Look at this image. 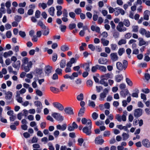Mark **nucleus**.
<instances>
[{
    "label": "nucleus",
    "instance_id": "53",
    "mask_svg": "<svg viewBox=\"0 0 150 150\" xmlns=\"http://www.w3.org/2000/svg\"><path fill=\"white\" fill-rule=\"evenodd\" d=\"M132 35V33H127L125 35V38L127 39H129L131 37Z\"/></svg>",
    "mask_w": 150,
    "mask_h": 150
},
{
    "label": "nucleus",
    "instance_id": "21",
    "mask_svg": "<svg viewBox=\"0 0 150 150\" xmlns=\"http://www.w3.org/2000/svg\"><path fill=\"white\" fill-rule=\"evenodd\" d=\"M55 8L53 7H50L48 10V11L50 15L54 16V15Z\"/></svg>",
    "mask_w": 150,
    "mask_h": 150
},
{
    "label": "nucleus",
    "instance_id": "45",
    "mask_svg": "<svg viewBox=\"0 0 150 150\" xmlns=\"http://www.w3.org/2000/svg\"><path fill=\"white\" fill-rule=\"evenodd\" d=\"M39 6H40L43 9H45L47 7V4L44 3H40L39 4Z\"/></svg>",
    "mask_w": 150,
    "mask_h": 150
},
{
    "label": "nucleus",
    "instance_id": "37",
    "mask_svg": "<svg viewBox=\"0 0 150 150\" xmlns=\"http://www.w3.org/2000/svg\"><path fill=\"white\" fill-rule=\"evenodd\" d=\"M122 136L123 140H126L129 137V134L125 133H123L122 135Z\"/></svg>",
    "mask_w": 150,
    "mask_h": 150
},
{
    "label": "nucleus",
    "instance_id": "50",
    "mask_svg": "<svg viewBox=\"0 0 150 150\" xmlns=\"http://www.w3.org/2000/svg\"><path fill=\"white\" fill-rule=\"evenodd\" d=\"M19 35L23 38H25L26 36L25 33L24 31H20L19 32Z\"/></svg>",
    "mask_w": 150,
    "mask_h": 150
},
{
    "label": "nucleus",
    "instance_id": "38",
    "mask_svg": "<svg viewBox=\"0 0 150 150\" xmlns=\"http://www.w3.org/2000/svg\"><path fill=\"white\" fill-rule=\"evenodd\" d=\"M50 90L52 92L57 93L59 92V89L53 87H51L50 88Z\"/></svg>",
    "mask_w": 150,
    "mask_h": 150
},
{
    "label": "nucleus",
    "instance_id": "33",
    "mask_svg": "<svg viewBox=\"0 0 150 150\" xmlns=\"http://www.w3.org/2000/svg\"><path fill=\"white\" fill-rule=\"evenodd\" d=\"M38 25L40 26L42 28L46 29V27L41 21H39L38 22Z\"/></svg>",
    "mask_w": 150,
    "mask_h": 150
},
{
    "label": "nucleus",
    "instance_id": "62",
    "mask_svg": "<svg viewBox=\"0 0 150 150\" xmlns=\"http://www.w3.org/2000/svg\"><path fill=\"white\" fill-rule=\"evenodd\" d=\"M88 102L89 105V106H91L93 108H94L95 107L96 105L94 101L89 100Z\"/></svg>",
    "mask_w": 150,
    "mask_h": 150
},
{
    "label": "nucleus",
    "instance_id": "2",
    "mask_svg": "<svg viewBox=\"0 0 150 150\" xmlns=\"http://www.w3.org/2000/svg\"><path fill=\"white\" fill-rule=\"evenodd\" d=\"M124 25L122 22H119L118 25L116 27L117 30L120 32H124L126 31L127 28L124 26Z\"/></svg>",
    "mask_w": 150,
    "mask_h": 150
},
{
    "label": "nucleus",
    "instance_id": "10",
    "mask_svg": "<svg viewBox=\"0 0 150 150\" xmlns=\"http://www.w3.org/2000/svg\"><path fill=\"white\" fill-rule=\"evenodd\" d=\"M95 142L96 144L102 145L104 142V140L100 137H98L96 138Z\"/></svg>",
    "mask_w": 150,
    "mask_h": 150
},
{
    "label": "nucleus",
    "instance_id": "13",
    "mask_svg": "<svg viewBox=\"0 0 150 150\" xmlns=\"http://www.w3.org/2000/svg\"><path fill=\"white\" fill-rule=\"evenodd\" d=\"M67 128V125L66 124H64L62 125H57L56 128L57 129L62 130L64 131Z\"/></svg>",
    "mask_w": 150,
    "mask_h": 150
},
{
    "label": "nucleus",
    "instance_id": "1",
    "mask_svg": "<svg viewBox=\"0 0 150 150\" xmlns=\"http://www.w3.org/2000/svg\"><path fill=\"white\" fill-rule=\"evenodd\" d=\"M52 116L57 120L61 122L64 120V117L60 113L54 112L52 114Z\"/></svg>",
    "mask_w": 150,
    "mask_h": 150
},
{
    "label": "nucleus",
    "instance_id": "57",
    "mask_svg": "<svg viewBox=\"0 0 150 150\" xmlns=\"http://www.w3.org/2000/svg\"><path fill=\"white\" fill-rule=\"evenodd\" d=\"M47 145L49 146V149L50 150H54V148L52 143L50 142L48 143Z\"/></svg>",
    "mask_w": 150,
    "mask_h": 150
},
{
    "label": "nucleus",
    "instance_id": "51",
    "mask_svg": "<svg viewBox=\"0 0 150 150\" xmlns=\"http://www.w3.org/2000/svg\"><path fill=\"white\" fill-rule=\"evenodd\" d=\"M21 16L17 15L15 17L14 19L16 21L18 22L21 20Z\"/></svg>",
    "mask_w": 150,
    "mask_h": 150
},
{
    "label": "nucleus",
    "instance_id": "22",
    "mask_svg": "<svg viewBox=\"0 0 150 150\" xmlns=\"http://www.w3.org/2000/svg\"><path fill=\"white\" fill-rule=\"evenodd\" d=\"M123 77L122 74L118 75L115 76V80L116 81L119 82L123 79Z\"/></svg>",
    "mask_w": 150,
    "mask_h": 150
},
{
    "label": "nucleus",
    "instance_id": "30",
    "mask_svg": "<svg viewBox=\"0 0 150 150\" xmlns=\"http://www.w3.org/2000/svg\"><path fill=\"white\" fill-rule=\"evenodd\" d=\"M110 74L109 73L106 74L101 76V78H102L107 81L110 78Z\"/></svg>",
    "mask_w": 150,
    "mask_h": 150
},
{
    "label": "nucleus",
    "instance_id": "60",
    "mask_svg": "<svg viewBox=\"0 0 150 150\" xmlns=\"http://www.w3.org/2000/svg\"><path fill=\"white\" fill-rule=\"evenodd\" d=\"M81 10L80 8H78L75 10L74 12L76 14H80L81 13Z\"/></svg>",
    "mask_w": 150,
    "mask_h": 150
},
{
    "label": "nucleus",
    "instance_id": "14",
    "mask_svg": "<svg viewBox=\"0 0 150 150\" xmlns=\"http://www.w3.org/2000/svg\"><path fill=\"white\" fill-rule=\"evenodd\" d=\"M12 66L18 70L21 65V62L19 60H18L13 62L12 64Z\"/></svg>",
    "mask_w": 150,
    "mask_h": 150
},
{
    "label": "nucleus",
    "instance_id": "63",
    "mask_svg": "<svg viewBox=\"0 0 150 150\" xmlns=\"http://www.w3.org/2000/svg\"><path fill=\"white\" fill-rule=\"evenodd\" d=\"M63 15L64 17H67L68 16L67 11L65 9H64L63 11Z\"/></svg>",
    "mask_w": 150,
    "mask_h": 150
},
{
    "label": "nucleus",
    "instance_id": "39",
    "mask_svg": "<svg viewBox=\"0 0 150 150\" xmlns=\"http://www.w3.org/2000/svg\"><path fill=\"white\" fill-rule=\"evenodd\" d=\"M1 7L0 9V11L3 13H4L6 12V10L5 8V5L4 3H2L1 4Z\"/></svg>",
    "mask_w": 150,
    "mask_h": 150
},
{
    "label": "nucleus",
    "instance_id": "4",
    "mask_svg": "<svg viewBox=\"0 0 150 150\" xmlns=\"http://www.w3.org/2000/svg\"><path fill=\"white\" fill-rule=\"evenodd\" d=\"M91 128L92 125H89L88 126H85L83 128L82 130L83 133L86 134V135H90L92 133Z\"/></svg>",
    "mask_w": 150,
    "mask_h": 150
},
{
    "label": "nucleus",
    "instance_id": "17",
    "mask_svg": "<svg viewBox=\"0 0 150 150\" xmlns=\"http://www.w3.org/2000/svg\"><path fill=\"white\" fill-rule=\"evenodd\" d=\"M116 67L117 69L120 70L122 71L124 69V68L122 64L120 62H118L116 63Z\"/></svg>",
    "mask_w": 150,
    "mask_h": 150
},
{
    "label": "nucleus",
    "instance_id": "32",
    "mask_svg": "<svg viewBox=\"0 0 150 150\" xmlns=\"http://www.w3.org/2000/svg\"><path fill=\"white\" fill-rule=\"evenodd\" d=\"M101 41L103 45L104 46H107L109 43V41L108 40H105L103 38L101 39Z\"/></svg>",
    "mask_w": 150,
    "mask_h": 150
},
{
    "label": "nucleus",
    "instance_id": "28",
    "mask_svg": "<svg viewBox=\"0 0 150 150\" xmlns=\"http://www.w3.org/2000/svg\"><path fill=\"white\" fill-rule=\"evenodd\" d=\"M16 100L18 102L20 103H22L23 102V98L20 97V95L19 94H16Z\"/></svg>",
    "mask_w": 150,
    "mask_h": 150
},
{
    "label": "nucleus",
    "instance_id": "52",
    "mask_svg": "<svg viewBox=\"0 0 150 150\" xmlns=\"http://www.w3.org/2000/svg\"><path fill=\"white\" fill-rule=\"evenodd\" d=\"M103 19L101 17H98V19L97 23H98L99 25L101 24L103 22Z\"/></svg>",
    "mask_w": 150,
    "mask_h": 150
},
{
    "label": "nucleus",
    "instance_id": "55",
    "mask_svg": "<svg viewBox=\"0 0 150 150\" xmlns=\"http://www.w3.org/2000/svg\"><path fill=\"white\" fill-rule=\"evenodd\" d=\"M123 66L124 68V70H125L127 67L128 65L127 62L126 60H124L123 62Z\"/></svg>",
    "mask_w": 150,
    "mask_h": 150
},
{
    "label": "nucleus",
    "instance_id": "56",
    "mask_svg": "<svg viewBox=\"0 0 150 150\" xmlns=\"http://www.w3.org/2000/svg\"><path fill=\"white\" fill-rule=\"evenodd\" d=\"M41 14L39 10H37L36 11L35 13V17L37 18H39L40 17Z\"/></svg>",
    "mask_w": 150,
    "mask_h": 150
},
{
    "label": "nucleus",
    "instance_id": "54",
    "mask_svg": "<svg viewBox=\"0 0 150 150\" xmlns=\"http://www.w3.org/2000/svg\"><path fill=\"white\" fill-rule=\"evenodd\" d=\"M98 117V115L96 112H94L92 114V117L94 120H96Z\"/></svg>",
    "mask_w": 150,
    "mask_h": 150
},
{
    "label": "nucleus",
    "instance_id": "41",
    "mask_svg": "<svg viewBox=\"0 0 150 150\" xmlns=\"http://www.w3.org/2000/svg\"><path fill=\"white\" fill-rule=\"evenodd\" d=\"M125 52V50L124 48H120L118 52V54L119 56H121L122 54Z\"/></svg>",
    "mask_w": 150,
    "mask_h": 150
},
{
    "label": "nucleus",
    "instance_id": "59",
    "mask_svg": "<svg viewBox=\"0 0 150 150\" xmlns=\"http://www.w3.org/2000/svg\"><path fill=\"white\" fill-rule=\"evenodd\" d=\"M86 84L88 87H91L93 85L92 81L90 80H88L86 82Z\"/></svg>",
    "mask_w": 150,
    "mask_h": 150
},
{
    "label": "nucleus",
    "instance_id": "43",
    "mask_svg": "<svg viewBox=\"0 0 150 150\" xmlns=\"http://www.w3.org/2000/svg\"><path fill=\"white\" fill-rule=\"evenodd\" d=\"M26 91V89L24 88H22L19 91H17L16 92V94H22L25 93Z\"/></svg>",
    "mask_w": 150,
    "mask_h": 150
},
{
    "label": "nucleus",
    "instance_id": "24",
    "mask_svg": "<svg viewBox=\"0 0 150 150\" xmlns=\"http://www.w3.org/2000/svg\"><path fill=\"white\" fill-rule=\"evenodd\" d=\"M5 98L6 99L10 100L12 98V93L10 91H8L5 93Z\"/></svg>",
    "mask_w": 150,
    "mask_h": 150
},
{
    "label": "nucleus",
    "instance_id": "26",
    "mask_svg": "<svg viewBox=\"0 0 150 150\" xmlns=\"http://www.w3.org/2000/svg\"><path fill=\"white\" fill-rule=\"evenodd\" d=\"M13 52L12 51L10 50L8 52H5L4 54V57L6 58L8 57L11 56L13 54Z\"/></svg>",
    "mask_w": 150,
    "mask_h": 150
},
{
    "label": "nucleus",
    "instance_id": "36",
    "mask_svg": "<svg viewBox=\"0 0 150 150\" xmlns=\"http://www.w3.org/2000/svg\"><path fill=\"white\" fill-rule=\"evenodd\" d=\"M105 80L101 78L100 81L99 83L100 84L103 85L104 86H107L108 85V83Z\"/></svg>",
    "mask_w": 150,
    "mask_h": 150
},
{
    "label": "nucleus",
    "instance_id": "12",
    "mask_svg": "<svg viewBox=\"0 0 150 150\" xmlns=\"http://www.w3.org/2000/svg\"><path fill=\"white\" fill-rule=\"evenodd\" d=\"M65 112L69 115H73L74 114L73 109L71 107H67L64 109Z\"/></svg>",
    "mask_w": 150,
    "mask_h": 150
},
{
    "label": "nucleus",
    "instance_id": "16",
    "mask_svg": "<svg viewBox=\"0 0 150 150\" xmlns=\"http://www.w3.org/2000/svg\"><path fill=\"white\" fill-rule=\"evenodd\" d=\"M52 67L48 66L45 68V73L47 76H49V74L51 73Z\"/></svg>",
    "mask_w": 150,
    "mask_h": 150
},
{
    "label": "nucleus",
    "instance_id": "61",
    "mask_svg": "<svg viewBox=\"0 0 150 150\" xmlns=\"http://www.w3.org/2000/svg\"><path fill=\"white\" fill-rule=\"evenodd\" d=\"M115 15L116 16L118 15L120 13V8H115Z\"/></svg>",
    "mask_w": 150,
    "mask_h": 150
},
{
    "label": "nucleus",
    "instance_id": "15",
    "mask_svg": "<svg viewBox=\"0 0 150 150\" xmlns=\"http://www.w3.org/2000/svg\"><path fill=\"white\" fill-rule=\"evenodd\" d=\"M142 143L143 146L146 147H149L150 146V143L147 139H144L142 141Z\"/></svg>",
    "mask_w": 150,
    "mask_h": 150
},
{
    "label": "nucleus",
    "instance_id": "58",
    "mask_svg": "<svg viewBox=\"0 0 150 150\" xmlns=\"http://www.w3.org/2000/svg\"><path fill=\"white\" fill-rule=\"evenodd\" d=\"M146 31L145 29L143 28H141L139 32L142 35H144Z\"/></svg>",
    "mask_w": 150,
    "mask_h": 150
},
{
    "label": "nucleus",
    "instance_id": "64",
    "mask_svg": "<svg viewBox=\"0 0 150 150\" xmlns=\"http://www.w3.org/2000/svg\"><path fill=\"white\" fill-rule=\"evenodd\" d=\"M67 129L69 131H73L75 129L73 127V126L72 125H71L70 124L68 125Z\"/></svg>",
    "mask_w": 150,
    "mask_h": 150
},
{
    "label": "nucleus",
    "instance_id": "35",
    "mask_svg": "<svg viewBox=\"0 0 150 150\" xmlns=\"http://www.w3.org/2000/svg\"><path fill=\"white\" fill-rule=\"evenodd\" d=\"M85 110V109L84 107H81L79 111L78 116H82L83 113H84Z\"/></svg>",
    "mask_w": 150,
    "mask_h": 150
},
{
    "label": "nucleus",
    "instance_id": "25",
    "mask_svg": "<svg viewBox=\"0 0 150 150\" xmlns=\"http://www.w3.org/2000/svg\"><path fill=\"white\" fill-rule=\"evenodd\" d=\"M149 11L148 10H146L144 13V18L146 20H148L149 19Z\"/></svg>",
    "mask_w": 150,
    "mask_h": 150
},
{
    "label": "nucleus",
    "instance_id": "18",
    "mask_svg": "<svg viewBox=\"0 0 150 150\" xmlns=\"http://www.w3.org/2000/svg\"><path fill=\"white\" fill-rule=\"evenodd\" d=\"M108 62L106 59H105L103 58H100L98 60V63L102 64H107Z\"/></svg>",
    "mask_w": 150,
    "mask_h": 150
},
{
    "label": "nucleus",
    "instance_id": "19",
    "mask_svg": "<svg viewBox=\"0 0 150 150\" xmlns=\"http://www.w3.org/2000/svg\"><path fill=\"white\" fill-rule=\"evenodd\" d=\"M33 73L36 76H38L42 73V70L41 69L36 68Z\"/></svg>",
    "mask_w": 150,
    "mask_h": 150
},
{
    "label": "nucleus",
    "instance_id": "29",
    "mask_svg": "<svg viewBox=\"0 0 150 150\" xmlns=\"http://www.w3.org/2000/svg\"><path fill=\"white\" fill-rule=\"evenodd\" d=\"M123 22L124 25L127 27H128L130 25V23L128 19H124Z\"/></svg>",
    "mask_w": 150,
    "mask_h": 150
},
{
    "label": "nucleus",
    "instance_id": "7",
    "mask_svg": "<svg viewBox=\"0 0 150 150\" xmlns=\"http://www.w3.org/2000/svg\"><path fill=\"white\" fill-rule=\"evenodd\" d=\"M81 121L83 125H86V126L88 125H92V122L91 120L89 119H86L85 118H82Z\"/></svg>",
    "mask_w": 150,
    "mask_h": 150
},
{
    "label": "nucleus",
    "instance_id": "5",
    "mask_svg": "<svg viewBox=\"0 0 150 150\" xmlns=\"http://www.w3.org/2000/svg\"><path fill=\"white\" fill-rule=\"evenodd\" d=\"M143 110L141 108H137L135 109L134 111V115L136 118H138L140 117L142 114Z\"/></svg>",
    "mask_w": 150,
    "mask_h": 150
},
{
    "label": "nucleus",
    "instance_id": "34",
    "mask_svg": "<svg viewBox=\"0 0 150 150\" xmlns=\"http://www.w3.org/2000/svg\"><path fill=\"white\" fill-rule=\"evenodd\" d=\"M66 61L65 59H62L60 62V67L62 68L65 67L66 64Z\"/></svg>",
    "mask_w": 150,
    "mask_h": 150
},
{
    "label": "nucleus",
    "instance_id": "40",
    "mask_svg": "<svg viewBox=\"0 0 150 150\" xmlns=\"http://www.w3.org/2000/svg\"><path fill=\"white\" fill-rule=\"evenodd\" d=\"M76 98L79 101H81L83 99V95L82 93H80L77 96Z\"/></svg>",
    "mask_w": 150,
    "mask_h": 150
},
{
    "label": "nucleus",
    "instance_id": "27",
    "mask_svg": "<svg viewBox=\"0 0 150 150\" xmlns=\"http://www.w3.org/2000/svg\"><path fill=\"white\" fill-rule=\"evenodd\" d=\"M128 91L127 89H125L124 90L121 91L120 94L122 97H125L128 94Z\"/></svg>",
    "mask_w": 150,
    "mask_h": 150
},
{
    "label": "nucleus",
    "instance_id": "31",
    "mask_svg": "<svg viewBox=\"0 0 150 150\" xmlns=\"http://www.w3.org/2000/svg\"><path fill=\"white\" fill-rule=\"evenodd\" d=\"M97 67H98V69L101 71L105 72L107 70L106 67L104 66L97 65Z\"/></svg>",
    "mask_w": 150,
    "mask_h": 150
},
{
    "label": "nucleus",
    "instance_id": "6",
    "mask_svg": "<svg viewBox=\"0 0 150 150\" xmlns=\"http://www.w3.org/2000/svg\"><path fill=\"white\" fill-rule=\"evenodd\" d=\"M35 105L37 107L36 112L38 113H40L42 108V104L39 101H36L34 102Z\"/></svg>",
    "mask_w": 150,
    "mask_h": 150
},
{
    "label": "nucleus",
    "instance_id": "46",
    "mask_svg": "<svg viewBox=\"0 0 150 150\" xmlns=\"http://www.w3.org/2000/svg\"><path fill=\"white\" fill-rule=\"evenodd\" d=\"M126 43V41L125 39H121L118 42V45H121L123 44H125Z\"/></svg>",
    "mask_w": 150,
    "mask_h": 150
},
{
    "label": "nucleus",
    "instance_id": "47",
    "mask_svg": "<svg viewBox=\"0 0 150 150\" xmlns=\"http://www.w3.org/2000/svg\"><path fill=\"white\" fill-rule=\"evenodd\" d=\"M111 48L113 51L116 50L117 48V46L115 44H112L110 45Z\"/></svg>",
    "mask_w": 150,
    "mask_h": 150
},
{
    "label": "nucleus",
    "instance_id": "49",
    "mask_svg": "<svg viewBox=\"0 0 150 150\" xmlns=\"http://www.w3.org/2000/svg\"><path fill=\"white\" fill-rule=\"evenodd\" d=\"M62 69L58 68L55 70V71L56 73H57V74H58L59 75H61L62 74Z\"/></svg>",
    "mask_w": 150,
    "mask_h": 150
},
{
    "label": "nucleus",
    "instance_id": "42",
    "mask_svg": "<svg viewBox=\"0 0 150 150\" xmlns=\"http://www.w3.org/2000/svg\"><path fill=\"white\" fill-rule=\"evenodd\" d=\"M135 92L132 93V96L134 97L137 98L138 97V94L139 93V90L136 89H135Z\"/></svg>",
    "mask_w": 150,
    "mask_h": 150
},
{
    "label": "nucleus",
    "instance_id": "23",
    "mask_svg": "<svg viewBox=\"0 0 150 150\" xmlns=\"http://www.w3.org/2000/svg\"><path fill=\"white\" fill-rule=\"evenodd\" d=\"M131 28L132 32L136 33L138 32L139 28L138 25H133L132 26Z\"/></svg>",
    "mask_w": 150,
    "mask_h": 150
},
{
    "label": "nucleus",
    "instance_id": "9",
    "mask_svg": "<svg viewBox=\"0 0 150 150\" xmlns=\"http://www.w3.org/2000/svg\"><path fill=\"white\" fill-rule=\"evenodd\" d=\"M110 57L112 61L115 62L118 60V57L117 53H112L110 54Z\"/></svg>",
    "mask_w": 150,
    "mask_h": 150
},
{
    "label": "nucleus",
    "instance_id": "3",
    "mask_svg": "<svg viewBox=\"0 0 150 150\" xmlns=\"http://www.w3.org/2000/svg\"><path fill=\"white\" fill-rule=\"evenodd\" d=\"M109 91V89L107 88L104 89L103 92L100 94L99 100L101 101L104 100L105 98L106 97L107 94L108 93Z\"/></svg>",
    "mask_w": 150,
    "mask_h": 150
},
{
    "label": "nucleus",
    "instance_id": "20",
    "mask_svg": "<svg viewBox=\"0 0 150 150\" xmlns=\"http://www.w3.org/2000/svg\"><path fill=\"white\" fill-rule=\"evenodd\" d=\"M61 50L63 52H64L69 50V47L67 45H62L60 47Z\"/></svg>",
    "mask_w": 150,
    "mask_h": 150
},
{
    "label": "nucleus",
    "instance_id": "8",
    "mask_svg": "<svg viewBox=\"0 0 150 150\" xmlns=\"http://www.w3.org/2000/svg\"><path fill=\"white\" fill-rule=\"evenodd\" d=\"M54 106L59 110L62 111L64 109L63 106L60 103L58 102H54L53 103Z\"/></svg>",
    "mask_w": 150,
    "mask_h": 150
},
{
    "label": "nucleus",
    "instance_id": "48",
    "mask_svg": "<svg viewBox=\"0 0 150 150\" xmlns=\"http://www.w3.org/2000/svg\"><path fill=\"white\" fill-rule=\"evenodd\" d=\"M76 24L75 23L70 24L69 25V28L70 30L75 28L76 27Z\"/></svg>",
    "mask_w": 150,
    "mask_h": 150
},
{
    "label": "nucleus",
    "instance_id": "44",
    "mask_svg": "<svg viewBox=\"0 0 150 150\" xmlns=\"http://www.w3.org/2000/svg\"><path fill=\"white\" fill-rule=\"evenodd\" d=\"M126 81L128 85L130 86H132L133 85V83L130 79L128 78L126 79Z\"/></svg>",
    "mask_w": 150,
    "mask_h": 150
},
{
    "label": "nucleus",
    "instance_id": "11",
    "mask_svg": "<svg viewBox=\"0 0 150 150\" xmlns=\"http://www.w3.org/2000/svg\"><path fill=\"white\" fill-rule=\"evenodd\" d=\"M139 41V46H142L144 45H148V43L147 42H146L143 38L140 37L138 38Z\"/></svg>",
    "mask_w": 150,
    "mask_h": 150
}]
</instances>
